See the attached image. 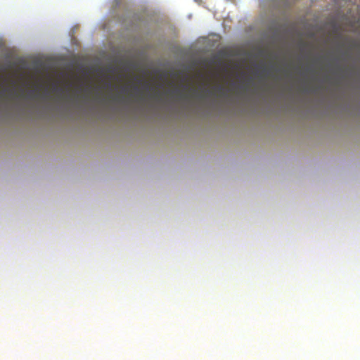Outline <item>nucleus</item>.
Returning a JSON list of instances; mask_svg holds the SVG:
<instances>
[{
  "label": "nucleus",
  "instance_id": "2",
  "mask_svg": "<svg viewBox=\"0 0 360 360\" xmlns=\"http://www.w3.org/2000/svg\"><path fill=\"white\" fill-rule=\"evenodd\" d=\"M274 68V65L271 64L270 66H267L266 65H264L262 68V73L264 76L266 77H270L271 75V71Z\"/></svg>",
  "mask_w": 360,
  "mask_h": 360
},
{
  "label": "nucleus",
  "instance_id": "3",
  "mask_svg": "<svg viewBox=\"0 0 360 360\" xmlns=\"http://www.w3.org/2000/svg\"><path fill=\"white\" fill-rule=\"evenodd\" d=\"M126 90H127V88H125V87H124V88L123 89V91H125Z\"/></svg>",
  "mask_w": 360,
  "mask_h": 360
},
{
  "label": "nucleus",
  "instance_id": "4",
  "mask_svg": "<svg viewBox=\"0 0 360 360\" xmlns=\"http://www.w3.org/2000/svg\"><path fill=\"white\" fill-rule=\"evenodd\" d=\"M248 81H249V82H250V77H249V79H248Z\"/></svg>",
  "mask_w": 360,
  "mask_h": 360
},
{
  "label": "nucleus",
  "instance_id": "1",
  "mask_svg": "<svg viewBox=\"0 0 360 360\" xmlns=\"http://www.w3.org/2000/svg\"><path fill=\"white\" fill-rule=\"evenodd\" d=\"M226 88L223 85H217L216 86L214 89L210 90L207 89H202V92L200 94H198L196 91L194 92L195 95H196L199 98H205L207 96H213L215 94H219L220 96H225L226 95Z\"/></svg>",
  "mask_w": 360,
  "mask_h": 360
}]
</instances>
